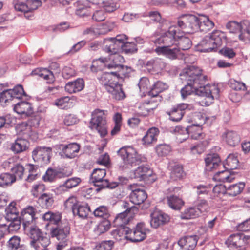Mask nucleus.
<instances>
[{
	"label": "nucleus",
	"instance_id": "1",
	"mask_svg": "<svg viewBox=\"0 0 250 250\" xmlns=\"http://www.w3.org/2000/svg\"><path fill=\"white\" fill-rule=\"evenodd\" d=\"M181 80L187 85L181 90L183 98H186L194 92L201 93L199 101L202 106H209L214 99L219 96V90L214 85L206 84L207 77L202 74V70L198 67L190 66L185 68L180 75Z\"/></svg>",
	"mask_w": 250,
	"mask_h": 250
},
{
	"label": "nucleus",
	"instance_id": "2",
	"mask_svg": "<svg viewBox=\"0 0 250 250\" xmlns=\"http://www.w3.org/2000/svg\"><path fill=\"white\" fill-rule=\"evenodd\" d=\"M108 62L112 63L107 64L108 68H117L118 71L104 72L100 77V83L104 86L108 92L110 93L113 98L117 100H121L125 97V95L119 83V77L121 76L126 77L127 74L125 70L127 69V66H124L121 63L124 62V57L119 54V52L109 55L107 58Z\"/></svg>",
	"mask_w": 250,
	"mask_h": 250
},
{
	"label": "nucleus",
	"instance_id": "3",
	"mask_svg": "<svg viewBox=\"0 0 250 250\" xmlns=\"http://www.w3.org/2000/svg\"><path fill=\"white\" fill-rule=\"evenodd\" d=\"M177 27L184 32L193 33L200 31L207 32L213 28L214 23L208 16L184 14L177 21Z\"/></svg>",
	"mask_w": 250,
	"mask_h": 250
},
{
	"label": "nucleus",
	"instance_id": "4",
	"mask_svg": "<svg viewBox=\"0 0 250 250\" xmlns=\"http://www.w3.org/2000/svg\"><path fill=\"white\" fill-rule=\"evenodd\" d=\"M23 228L32 240L30 245L32 248L35 250H49L47 247L50 244V238L37 225L33 224Z\"/></svg>",
	"mask_w": 250,
	"mask_h": 250
},
{
	"label": "nucleus",
	"instance_id": "5",
	"mask_svg": "<svg viewBox=\"0 0 250 250\" xmlns=\"http://www.w3.org/2000/svg\"><path fill=\"white\" fill-rule=\"evenodd\" d=\"M224 34L220 30H214L206 36L197 44V51L201 52H216L222 43Z\"/></svg>",
	"mask_w": 250,
	"mask_h": 250
},
{
	"label": "nucleus",
	"instance_id": "6",
	"mask_svg": "<svg viewBox=\"0 0 250 250\" xmlns=\"http://www.w3.org/2000/svg\"><path fill=\"white\" fill-rule=\"evenodd\" d=\"M107 111L96 109L92 113L90 121V128L96 130L101 136L104 137L107 133L106 128V115Z\"/></svg>",
	"mask_w": 250,
	"mask_h": 250
},
{
	"label": "nucleus",
	"instance_id": "7",
	"mask_svg": "<svg viewBox=\"0 0 250 250\" xmlns=\"http://www.w3.org/2000/svg\"><path fill=\"white\" fill-rule=\"evenodd\" d=\"M118 154L126 167H133L141 162V156L136 149L131 146L122 147L118 151Z\"/></svg>",
	"mask_w": 250,
	"mask_h": 250
},
{
	"label": "nucleus",
	"instance_id": "8",
	"mask_svg": "<svg viewBox=\"0 0 250 250\" xmlns=\"http://www.w3.org/2000/svg\"><path fill=\"white\" fill-rule=\"evenodd\" d=\"M226 28L231 33H240L239 38L240 40L249 42L250 41V22L244 20L240 23L235 21H230L226 24Z\"/></svg>",
	"mask_w": 250,
	"mask_h": 250
},
{
	"label": "nucleus",
	"instance_id": "9",
	"mask_svg": "<svg viewBox=\"0 0 250 250\" xmlns=\"http://www.w3.org/2000/svg\"><path fill=\"white\" fill-rule=\"evenodd\" d=\"M182 34V31L177 26H171L168 28L167 31L153 42L155 44H164L165 45L164 46L176 45L177 39L181 37Z\"/></svg>",
	"mask_w": 250,
	"mask_h": 250
},
{
	"label": "nucleus",
	"instance_id": "10",
	"mask_svg": "<svg viewBox=\"0 0 250 250\" xmlns=\"http://www.w3.org/2000/svg\"><path fill=\"white\" fill-rule=\"evenodd\" d=\"M148 231L145 223L140 222L137 223L133 229H130L129 228H125V237L131 242H140L146 238V233Z\"/></svg>",
	"mask_w": 250,
	"mask_h": 250
},
{
	"label": "nucleus",
	"instance_id": "11",
	"mask_svg": "<svg viewBox=\"0 0 250 250\" xmlns=\"http://www.w3.org/2000/svg\"><path fill=\"white\" fill-rule=\"evenodd\" d=\"M127 189L131 191L129 196L130 201L134 205H140L147 198L146 192L140 189L137 184H130L128 186Z\"/></svg>",
	"mask_w": 250,
	"mask_h": 250
},
{
	"label": "nucleus",
	"instance_id": "12",
	"mask_svg": "<svg viewBox=\"0 0 250 250\" xmlns=\"http://www.w3.org/2000/svg\"><path fill=\"white\" fill-rule=\"evenodd\" d=\"M106 170L104 169H94L91 174L90 180L94 185L98 188L95 189L96 192H99L102 189L105 188L108 186V180L104 179L106 175Z\"/></svg>",
	"mask_w": 250,
	"mask_h": 250
},
{
	"label": "nucleus",
	"instance_id": "13",
	"mask_svg": "<svg viewBox=\"0 0 250 250\" xmlns=\"http://www.w3.org/2000/svg\"><path fill=\"white\" fill-rule=\"evenodd\" d=\"M52 150L50 147H37L32 152L33 159L42 164H47L50 161Z\"/></svg>",
	"mask_w": 250,
	"mask_h": 250
},
{
	"label": "nucleus",
	"instance_id": "14",
	"mask_svg": "<svg viewBox=\"0 0 250 250\" xmlns=\"http://www.w3.org/2000/svg\"><path fill=\"white\" fill-rule=\"evenodd\" d=\"M70 229V226L68 223H62L61 225L52 228L51 235L58 241H69Z\"/></svg>",
	"mask_w": 250,
	"mask_h": 250
},
{
	"label": "nucleus",
	"instance_id": "15",
	"mask_svg": "<svg viewBox=\"0 0 250 250\" xmlns=\"http://www.w3.org/2000/svg\"><path fill=\"white\" fill-rule=\"evenodd\" d=\"M37 214V209L33 206H28L23 209L21 211L20 220L22 222L23 228L33 224V222L38 218Z\"/></svg>",
	"mask_w": 250,
	"mask_h": 250
},
{
	"label": "nucleus",
	"instance_id": "16",
	"mask_svg": "<svg viewBox=\"0 0 250 250\" xmlns=\"http://www.w3.org/2000/svg\"><path fill=\"white\" fill-rule=\"evenodd\" d=\"M80 147V145L77 143L61 144L60 145L61 155L64 158L74 159L78 155Z\"/></svg>",
	"mask_w": 250,
	"mask_h": 250
},
{
	"label": "nucleus",
	"instance_id": "17",
	"mask_svg": "<svg viewBox=\"0 0 250 250\" xmlns=\"http://www.w3.org/2000/svg\"><path fill=\"white\" fill-rule=\"evenodd\" d=\"M19 206L15 202H11L5 209L6 218L7 220L12 221L9 227H14L15 229H18L20 228V224L15 223L14 221L18 218L19 209Z\"/></svg>",
	"mask_w": 250,
	"mask_h": 250
},
{
	"label": "nucleus",
	"instance_id": "18",
	"mask_svg": "<svg viewBox=\"0 0 250 250\" xmlns=\"http://www.w3.org/2000/svg\"><path fill=\"white\" fill-rule=\"evenodd\" d=\"M201 126L193 124L187 128L177 127L175 130L180 133H183L186 135V137L190 135L192 139L197 140L203 138L204 136Z\"/></svg>",
	"mask_w": 250,
	"mask_h": 250
},
{
	"label": "nucleus",
	"instance_id": "19",
	"mask_svg": "<svg viewBox=\"0 0 250 250\" xmlns=\"http://www.w3.org/2000/svg\"><path fill=\"white\" fill-rule=\"evenodd\" d=\"M189 108L187 104L182 103L173 106L170 110L166 111L169 116V119L173 122H179L183 118L185 110Z\"/></svg>",
	"mask_w": 250,
	"mask_h": 250
},
{
	"label": "nucleus",
	"instance_id": "20",
	"mask_svg": "<svg viewBox=\"0 0 250 250\" xmlns=\"http://www.w3.org/2000/svg\"><path fill=\"white\" fill-rule=\"evenodd\" d=\"M13 4L16 10L24 13H28L37 9L41 5V2L35 0L32 2L30 0L28 1L27 0L26 3H25L22 1H21V0H14Z\"/></svg>",
	"mask_w": 250,
	"mask_h": 250
},
{
	"label": "nucleus",
	"instance_id": "21",
	"mask_svg": "<svg viewBox=\"0 0 250 250\" xmlns=\"http://www.w3.org/2000/svg\"><path fill=\"white\" fill-rule=\"evenodd\" d=\"M153 175V171L149 167L141 166L133 170L131 174L132 178L136 179L139 181H147Z\"/></svg>",
	"mask_w": 250,
	"mask_h": 250
},
{
	"label": "nucleus",
	"instance_id": "22",
	"mask_svg": "<svg viewBox=\"0 0 250 250\" xmlns=\"http://www.w3.org/2000/svg\"><path fill=\"white\" fill-rule=\"evenodd\" d=\"M159 102L157 99L150 97V100H146L140 104L138 107V114L142 116H147L150 112L157 108Z\"/></svg>",
	"mask_w": 250,
	"mask_h": 250
},
{
	"label": "nucleus",
	"instance_id": "23",
	"mask_svg": "<svg viewBox=\"0 0 250 250\" xmlns=\"http://www.w3.org/2000/svg\"><path fill=\"white\" fill-rule=\"evenodd\" d=\"M14 110L18 114L25 117L30 116L34 113V108L31 103L27 101H20L14 107Z\"/></svg>",
	"mask_w": 250,
	"mask_h": 250
},
{
	"label": "nucleus",
	"instance_id": "24",
	"mask_svg": "<svg viewBox=\"0 0 250 250\" xmlns=\"http://www.w3.org/2000/svg\"><path fill=\"white\" fill-rule=\"evenodd\" d=\"M222 138L227 144L231 146L238 145L241 140L240 136L236 131L229 130L223 133Z\"/></svg>",
	"mask_w": 250,
	"mask_h": 250
},
{
	"label": "nucleus",
	"instance_id": "25",
	"mask_svg": "<svg viewBox=\"0 0 250 250\" xmlns=\"http://www.w3.org/2000/svg\"><path fill=\"white\" fill-rule=\"evenodd\" d=\"M169 219V216L167 214L162 212H155L151 214L150 224L156 229L168 223Z\"/></svg>",
	"mask_w": 250,
	"mask_h": 250
},
{
	"label": "nucleus",
	"instance_id": "26",
	"mask_svg": "<svg viewBox=\"0 0 250 250\" xmlns=\"http://www.w3.org/2000/svg\"><path fill=\"white\" fill-rule=\"evenodd\" d=\"M159 130L156 127H151L146 132L142 139V144L146 146H150L157 142Z\"/></svg>",
	"mask_w": 250,
	"mask_h": 250
},
{
	"label": "nucleus",
	"instance_id": "27",
	"mask_svg": "<svg viewBox=\"0 0 250 250\" xmlns=\"http://www.w3.org/2000/svg\"><path fill=\"white\" fill-rule=\"evenodd\" d=\"M205 162L206 170L208 171H213L222 165L220 157L215 153L207 155Z\"/></svg>",
	"mask_w": 250,
	"mask_h": 250
},
{
	"label": "nucleus",
	"instance_id": "28",
	"mask_svg": "<svg viewBox=\"0 0 250 250\" xmlns=\"http://www.w3.org/2000/svg\"><path fill=\"white\" fill-rule=\"evenodd\" d=\"M168 86L166 83L158 81L153 85V87L148 91V95L150 97L157 99L159 102L161 101L162 97L159 96V93L167 89Z\"/></svg>",
	"mask_w": 250,
	"mask_h": 250
},
{
	"label": "nucleus",
	"instance_id": "29",
	"mask_svg": "<svg viewBox=\"0 0 250 250\" xmlns=\"http://www.w3.org/2000/svg\"><path fill=\"white\" fill-rule=\"evenodd\" d=\"M29 142L22 138H18L10 147L11 150L15 154H19L26 151L29 146Z\"/></svg>",
	"mask_w": 250,
	"mask_h": 250
},
{
	"label": "nucleus",
	"instance_id": "30",
	"mask_svg": "<svg viewBox=\"0 0 250 250\" xmlns=\"http://www.w3.org/2000/svg\"><path fill=\"white\" fill-rule=\"evenodd\" d=\"M169 167L170 171V178L172 180H180L186 176V173L182 165L178 163L171 164Z\"/></svg>",
	"mask_w": 250,
	"mask_h": 250
},
{
	"label": "nucleus",
	"instance_id": "31",
	"mask_svg": "<svg viewBox=\"0 0 250 250\" xmlns=\"http://www.w3.org/2000/svg\"><path fill=\"white\" fill-rule=\"evenodd\" d=\"M171 46L157 47L155 51L158 55H163L171 60L176 59L179 52V48L177 46L171 48Z\"/></svg>",
	"mask_w": 250,
	"mask_h": 250
},
{
	"label": "nucleus",
	"instance_id": "32",
	"mask_svg": "<svg viewBox=\"0 0 250 250\" xmlns=\"http://www.w3.org/2000/svg\"><path fill=\"white\" fill-rule=\"evenodd\" d=\"M196 236H185L178 241V245L183 250H193L197 243Z\"/></svg>",
	"mask_w": 250,
	"mask_h": 250
},
{
	"label": "nucleus",
	"instance_id": "33",
	"mask_svg": "<svg viewBox=\"0 0 250 250\" xmlns=\"http://www.w3.org/2000/svg\"><path fill=\"white\" fill-rule=\"evenodd\" d=\"M84 87L83 79L79 78L74 81L68 82L65 86V90L69 93H76L82 90Z\"/></svg>",
	"mask_w": 250,
	"mask_h": 250
},
{
	"label": "nucleus",
	"instance_id": "34",
	"mask_svg": "<svg viewBox=\"0 0 250 250\" xmlns=\"http://www.w3.org/2000/svg\"><path fill=\"white\" fill-rule=\"evenodd\" d=\"M134 216V214L123 212L116 216L113 223L114 225L117 227H123L127 225L133 219Z\"/></svg>",
	"mask_w": 250,
	"mask_h": 250
},
{
	"label": "nucleus",
	"instance_id": "35",
	"mask_svg": "<svg viewBox=\"0 0 250 250\" xmlns=\"http://www.w3.org/2000/svg\"><path fill=\"white\" fill-rule=\"evenodd\" d=\"M213 179L221 182H231L235 177L233 173H231L229 169L217 172L213 177Z\"/></svg>",
	"mask_w": 250,
	"mask_h": 250
},
{
	"label": "nucleus",
	"instance_id": "36",
	"mask_svg": "<svg viewBox=\"0 0 250 250\" xmlns=\"http://www.w3.org/2000/svg\"><path fill=\"white\" fill-rule=\"evenodd\" d=\"M54 198L52 193H44L39 196L37 202L42 208H49L54 203Z\"/></svg>",
	"mask_w": 250,
	"mask_h": 250
},
{
	"label": "nucleus",
	"instance_id": "37",
	"mask_svg": "<svg viewBox=\"0 0 250 250\" xmlns=\"http://www.w3.org/2000/svg\"><path fill=\"white\" fill-rule=\"evenodd\" d=\"M81 182V179L78 177H72L68 179L62 185H60L57 190L59 192H65L68 189L77 187Z\"/></svg>",
	"mask_w": 250,
	"mask_h": 250
},
{
	"label": "nucleus",
	"instance_id": "38",
	"mask_svg": "<svg viewBox=\"0 0 250 250\" xmlns=\"http://www.w3.org/2000/svg\"><path fill=\"white\" fill-rule=\"evenodd\" d=\"M33 72L42 78L47 83H52L55 81V77L52 72L46 68H37Z\"/></svg>",
	"mask_w": 250,
	"mask_h": 250
},
{
	"label": "nucleus",
	"instance_id": "39",
	"mask_svg": "<svg viewBox=\"0 0 250 250\" xmlns=\"http://www.w3.org/2000/svg\"><path fill=\"white\" fill-rule=\"evenodd\" d=\"M148 16L150 20L154 22L159 23V27L162 30H165L168 26V21L162 19L160 13L158 11H150L148 13Z\"/></svg>",
	"mask_w": 250,
	"mask_h": 250
},
{
	"label": "nucleus",
	"instance_id": "40",
	"mask_svg": "<svg viewBox=\"0 0 250 250\" xmlns=\"http://www.w3.org/2000/svg\"><path fill=\"white\" fill-rule=\"evenodd\" d=\"M118 43V42H114L112 38L106 39L104 42L103 49L109 55L118 52L121 48Z\"/></svg>",
	"mask_w": 250,
	"mask_h": 250
},
{
	"label": "nucleus",
	"instance_id": "41",
	"mask_svg": "<svg viewBox=\"0 0 250 250\" xmlns=\"http://www.w3.org/2000/svg\"><path fill=\"white\" fill-rule=\"evenodd\" d=\"M42 219L48 224L57 225L61 220L62 216L59 212L48 211L42 216Z\"/></svg>",
	"mask_w": 250,
	"mask_h": 250
},
{
	"label": "nucleus",
	"instance_id": "42",
	"mask_svg": "<svg viewBox=\"0 0 250 250\" xmlns=\"http://www.w3.org/2000/svg\"><path fill=\"white\" fill-rule=\"evenodd\" d=\"M167 199L168 206L174 210H180L184 204L181 198L174 195L167 196Z\"/></svg>",
	"mask_w": 250,
	"mask_h": 250
},
{
	"label": "nucleus",
	"instance_id": "43",
	"mask_svg": "<svg viewBox=\"0 0 250 250\" xmlns=\"http://www.w3.org/2000/svg\"><path fill=\"white\" fill-rule=\"evenodd\" d=\"M244 235L242 234L236 233L231 235L228 239L227 243L230 247H238L244 243Z\"/></svg>",
	"mask_w": 250,
	"mask_h": 250
},
{
	"label": "nucleus",
	"instance_id": "44",
	"mask_svg": "<svg viewBox=\"0 0 250 250\" xmlns=\"http://www.w3.org/2000/svg\"><path fill=\"white\" fill-rule=\"evenodd\" d=\"M238 164L239 161L237 157L234 154H231L228 156L225 163L222 166L227 169L233 170L237 168Z\"/></svg>",
	"mask_w": 250,
	"mask_h": 250
},
{
	"label": "nucleus",
	"instance_id": "45",
	"mask_svg": "<svg viewBox=\"0 0 250 250\" xmlns=\"http://www.w3.org/2000/svg\"><path fill=\"white\" fill-rule=\"evenodd\" d=\"M146 66L149 69H152L155 71H159L165 67L166 63L162 59L157 58L148 61Z\"/></svg>",
	"mask_w": 250,
	"mask_h": 250
},
{
	"label": "nucleus",
	"instance_id": "46",
	"mask_svg": "<svg viewBox=\"0 0 250 250\" xmlns=\"http://www.w3.org/2000/svg\"><path fill=\"white\" fill-rule=\"evenodd\" d=\"M183 32L181 37L177 39V44L176 46L180 49L186 50L189 49L191 46V42L189 38L184 36L185 32Z\"/></svg>",
	"mask_w": 250,
	"mask_h": 250
},
{
	"label": "nucleus",
	"instance_id": "47",
	"mask_svg": "<svg viewBox=\"0 0 250 250\" xmlns=\"http://www.w3.org/2000/svg\"><path fill=\"white\" fill-rule=\"evenodd\" d=\"M16 181L15 176L9 173H3L0 175V187L4 188L11 185Z\"/></svg>",
	"mask_w": 250,
	"mask_h": 250
},
{
	"label": "nucleus",
	"instance_id": "48",
	"mask_svg": "<svg viewBox=\"0 0 250 250\" xmlns=\"http://www.w3.org/2000/svg\"><path fill=\"white\" fill-rule=\"evenodd\" d=\"M244 188L245 184L242 182L232 184L227 188V194L230 196H236L241 193Z\"/></svg>",
	"mask_w": 250,
	"mask_h": 250
},
{
	"label": "nucleus",
	"instance_id": "49",
	"mask_svg": "<svg viewBox=\"0 0 250 250\" xmlns=\"http://www.w3.org/2000/svg\"><path fill=\"white\" fill-rule=\"evenodd\" d=\"M200 215V211L196 207H190L185 209L181 214V218L184 219H193Z\"/></svg>",
	"mask_w": 250,
	"mask_h": 250
},
{
	"label": "nucleus",
	"instance_id": "50",
	"mask_svg": "<svg viewBox=\"0 0 250 250\" xmlns=\"http://www.w3.org/2000/svg\"><path fill=\"white\" fill-rule=\"evenodd\" d=\"M27 166L29 174L26 181L28 182H32L40 176V174L38 172V168L36 166L32 164H28Z\"/></svg>",
	"mask_w": 250,
	"mask_h": 250
},
{
	"label": "nucleus",
	"instance_id": "51",
	"mask_svg": "<svg viewBox=\"0 0 250 250\" xmlns=\"http://www.w3.org/2000/svg\"><path fill=\"white\" fill-rule=\"evenodd\" d=\"M117 23L115 21H107L101 25L98 28L99 34H105L108 32L114 30L117 28Z\"/></svg>",
	"mask_w": 250,
	"mask_h": 250
},
{
	"label": "nucleus",
	"instance_id": "52",
	"mask_svg": "<svg viewBox=\"0 0 250 250\" xmlns=\"http://www.w3.org/2000/svg\"><path fill=\"white\" fill-rule=\"evenodd\" d=\"M107 62V58H100L94 60L90 67L91 71L93 72H97L98 71L101 70L102 67L104 65H106V63Z\"/></svg>",
	"mask_w": 250,
	"mask_h": 250
},
{
	"label": "nucleus",
	"instance_id": "53",
	"mask_svg": "<svg viewBox=\"0 0 250 250\" xmlns=\"http://www.w3.org/2000/svg\"><path fill=\"white\" fill-rule=\"evenodd\" d=\"M90 211V208L87 206L78 204L76 208H74L73 212L74 215H77L82 218H86Z\"/></svg>",
	"mask_w": 250,
	"mask_h": 250
},
{
	"label": "nucleus",
	"instance_id": "54",
	"mask_svg": "<svg viewBox=\"0 0 250 250\" xmlns=\"http://www.w3.org/2000/svg\"><path fill=\"white\" fill-rule=\"evenodd\" d=\"M228 84L232 89V90L243 92L246 90V86L242 82L237 81L234 79H231L229 80Z\"/></svg>",
	"mask_w": 250,
	"mask_h": 250
},
{
	"label": "nucleus",
	"instance_id": "55",
	"mask_svg": "<svg viewBox=\"0 0 250 250\" xmlns=\"http://www.w3.org/2000/svg\"><path fill=\"white\" fill-rule=\"evenodd\" d=\"M70 99L68 96H65L57 99L54 104L59 108L62 109H67L70 107L71 104L69 103Z\"/></svg>",
	"mask_w": 250,
	"mask_h": 250
},
{
	"label": "nucleus",
	"instance_id": "56",
	"mask_svg": "<svg viewBox=\"0 0 250 250\" xmlns=\"http://www.w3.org/2000/svg\"><path fill=\"white\" fill-rule=\"evenodd\" d=\"M10 89L0 91V103L3 106L6 105L10 101L13 99Z\"/></svg>",
	"mask_w": 250,
	"mask_h": 250
},
{
	"label": "nucleus",
	"instance_id": "57",
	"mask_svg": "<svg viewBox=\"0 0 250 250\" xmlns=\"http://www.w3.org/2000/svg\"><path fill=\"white\" fill-rule=\"evenodd\" d=\"M45 188V186L42 183L35 184L32 186L31 192L34 197L37 198L43 193Z\"/></svg>",
	"mask_w": 250,
	"mask_h": 250
},
{
	"label": "nucleus",
	"instance_id": "58",
	"mask_svg": "<svg viewBox=\"0 0 250 250\" xmlns=\"http://www.w3.org/2000/svg\"><path fill=\"white\" fill-rule=\"evenodd\" d=\"M95 216L103 217L107 219L110 216L108 208L106 207L101 206L97 208L93 212Z\"/></svg>",
	"mask_w": 250,
	"mask_h": 250
},
{
	"label": "nucleus",
	"instance_id": "59",
	"mask_svg": "<svg viewBox=\"0 0 250 250\" xmlns=\"http://www.w3.org/2000/svg\"><path fill=\"white\" fill-rule=\"evenodd\" d=\"M24 170L23 166L20 163H18L14 167L12 168L11 172L13 173L12 174L15 176L16 179L17 178L21 179L24 175Z\"/></svg>",
	"mask_w": 250,
	"mask_h": 250
},
{
	"label": "nucleus",
	"instance_id": "60",
	"mask_svg": "<svg viewBox=\"0 0 250 250\" xmlns=\"http://www.w3.org/2000/svg\"><path fill=\"white\" fill-rule=\"evenodd\" d=\"M110 226V222L105 219L98 225L97 232L100 234L104 233L109 229Z\"/></svg>",
	"mask_w": 250,
	"mask_h": 250
},
{
	"label": "nucleus",
	"instance_id": "61",
	"mask_svg": "<svg viewBox=\"0 0 250 250\" xmlns=\"http://www.w3.org/2000/svg\"><path fill=\"white\" fill-rule=\"evenodd\" d=\"M17 131L21 134L29 136L31 131V128L29 126L28 123L26 122H22L18 124L16 127Z\"/></svg>",
	"mask_w": 250,
	"mask_h": 250
},
{
	"label": "nucleus",
	"instance_id": "62",
	"mask_svg": "<svg viewBox=\"0 0 250 250\" xmlns=\"http://www.w3.org/2000/svg\"><path fill=\"white\" fill-rule=\"evenodd\" d=\"M10 90L11 91V93L13 99H20L25 94L23 86L21 85L15 86L13 89H10Z\"/></svg>",
	"mask_w": 250,
	"mask_h": 250
},
{
	"label": "nucleus",
	"instance_id": "63",
	"mask_svg": "<svg viewBox=\"0 0 250 250\" xmlns=\"http://www.w3.org/2000/svg\"><path fill=\"white\" fill-rule=\"evenodd\" d=\"M192 118L195 125L202 126L206 121L205 115L201 112H195L193 114Z\"/></svg>",
	"mask_w": 250,
	"mask_h": 250
},
{
	"label": "nucleus",
	"instance_id": "64",
	"mask_svg": "<svg viewBox=\"0 0 250 250\" xmlns=\"http://www.w3.org/2000/svg\"><path fill=\"white\" fill-rule=\"evenodd\" d=\"M79 203L75 196H71L64 202V206L66 209H70L74 212V208L78 205Z\"/></svg>",
	"mask_w": 250,
	"mask_h": 250
}]
</instances>
